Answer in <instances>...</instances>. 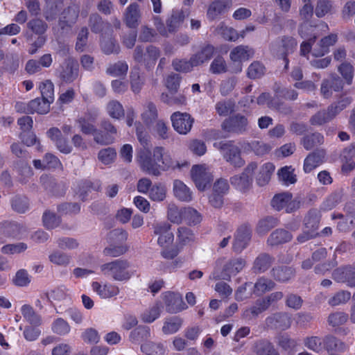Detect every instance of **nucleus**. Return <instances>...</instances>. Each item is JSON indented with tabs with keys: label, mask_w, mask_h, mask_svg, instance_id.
I'll return each mask as SVG.
<instances>
[{
	"label": "nucleus",
	"mask_w": 355,
	"mask_h": 355,
	"mask_svg": "<svg viewBox=\"0 0 355 355\" xmlns=\"http://www.w3.org/2000/svg\"><path fill=\"white\" fill-rule=\"evenodd\" d=\"M50 110V103L42 98H36L27 104V114L37 112L40 114H46Z\"/></svg>",
	"instance_id": "obj_33"
},
{
	"label": "nucleus",
	"mask_w": 355,
	"mask_h": 355,
	"mask_svg": "<svg viewBox=\"0 0 355 355\" xmlns=\"http://www.w3.org/2000/svg\"><path fill=\"white\" fill-rule=\"evenodd\" d=\"M166 310L171 313L180 312L185 309V304L180 294L166 292L164 294Z\"/></svg>",
	"instance_id": "obj_16"
},
{
	"label": "nucleus",
	"mask_w": 355,
	"mask_h": 355,
	"mask_svg": "<svg viewBox=\"0 0 355 355\" xmlns=\"http://www.w3.org/2000/svg\"><path fill=\"white\" fill-rule=\"evenodd\" d=\"M332 278L338 283H345L349 287H355V265H348L335 269Z\"/></svg>",
	"instance_id": "obj_13"
},
{
	"label": "nucleus",
	"mask_w": 355,
	"mask_h": 355,
	"mask_svg": "<svg viewBox=\"0 0 355 355\" xmlns=\"http://www.w3.org/2000/svg\"><path fill=\"white\" fill-rule=\"evenodd\" d=\"M275 170V166L270 162L264 164L259 169V173L256 176L257 183L259 186H264L267 184L270 180L272 173Z\"/></svg>",
	"instance_id": "obj_39"
},
{
	"label": "nucleus",
	"mask_w": 355,
	"mask_h": 355,
	"mask_svg": "<svg viewBox=\"0 0 355 355\" xmlns=\"http://www.w3.org/2000/svg\"><path fill=\"white\" fill-rule=\"evenodd\" d=\"M101 129H97L94 141L101 145H110L114 143L117 135L116 128L108 120L103 119L100 124Z\"/></svg>",
	"instance_id": "obj_5"
},
{
	"label": "nucleus",
	"mask_w": 355,
	"mask_h": 355,
	"mask_svg": "<svg viewBox=\"0 0 355 355\" xmlns=\"http://www.w3.org/2000/svg\"><path fill=\"white\" fill-rule=\"evenodd\" d=\"M130 262L126 259H116L113 261L104 263L101 266L104 275L110 276L115 281L123 282L129 280L133 275V272L128 270Z\"/></svg>",
	"instance_id": "obj_2"
},
{
	"label": "nucleus",
	"mask_w": 355,
	"mask_h": 355,
	"mask_svg": "<svg viewBox=\"0 0 355 355\" xmlns=\"http://www.w3.org/2000/svg\"><path fill=\"white\" fill-rule=\"evenodd\" d=\"M14 166L17 168V172L21 178L20 182L24 184L26 182V178H29L33 175L31 167L25 161H16L14 162Z\"/></svg>",
	"instance_id": "obj_61"
},
{
	"label": "nucleus",
	"mask_w": 355,
	"mask_h": 355,
	"mask_svg": "<svg viewBox=\"0 0 355 355\" xmlns=\"http://www.w3.org/2000/svg\"><path fill=\"white\" fill-rule=\"evenodd\" d=\"M326 153L323 149H318L309 153L304 162V171L309 173L323 162Z\"/></svg>",
	"instance_id": "obj_22"
},
{
	"label": "nucleus",
	"mask_w": 355,
	"mask_h": 355,
	"mask_svg": "<svg viewBox=\"0 0 355 355\" xmlns=\"http://www.w3.org/2000/svg\"><path fill=\"white\" fill-rule=\"evenodd\" d=\"M297 46V41L291 36H283L270 44V50L279 56L293 53Z\"/></svg>",
	"instance_id": "obj_9"
},
{
	"label": "nucleus",
	"mask_w": 355,
	"mask_h": 355,
	"mask_svg": "<svg viewBox=\"0 0 355 355\" xmlns=\"http://www.w3.org/2000/svg\"><path fill=\"white\" fill-rule=\"evenodd\" d=\"M266 73V67L259 62L254 61L248 68L247 75L251 79H257L262 77Z\"/></svg>",
	"instance_id": "obj_59"
},
{
	"label": "nucleus",
	"mask_w": 355,
	"mask_h": 355,
	"mask_svg": "<svg viewBox=\"0 0 355 355\" xmlns=\"http://www.w3.org/2000/svg\"><path fill=\"white\" fill-rule=\"evenodd\" d=\"M128 66L125 62L119 61L113 64H110L107 70V73L113 76H125L128 71Z\"/></svg>",
	"instance_id": "obj_63"
},
{
	"label": "nucleus",
	"mask_w": 355,
	"mask_h": 355,
	"mask_svg": "<svg viewBox=\"0 0 355 355\" xmlns=\"http://www.w3.org/2000/svg\"><path fill=\"white\" fill-rule=\"evenodd\" d=\"M158 113L155 104L148 102L145 106L144 111L141 114V119L146 125H150L157 119Z\"/></svg>",
	"instance_id": "obj_43"
},
{
	"label": "nucleus",
	"mask_w": 355,
	"mask_h": 355,
	"mask_svg": "<svg viewBox=\"0 0 355 355\" xmlns=\"http://www.w3.org/2000/svg\"><path fill=\"white\" fill-rule=\"evenodd\" d=\"M291 317L284 312L273 313L266 319V324L268 327L280 330L288 329L291 325Z\"/></svg>",
	"instance_id": "obj_15"
},
{
	"label": "nucleus",
	"mask_w": 355,
	"mask_h": 355,
	"mask_svg": "<svg viewBox=\"0 0 355 355\" xmlns=\"http://www.w3.org/2000/svg\"><path fill=\"white\" fill-rule=\"evenodd\" d=\"M101 46L102 51L107 55L118 53L119 51V46L116 42L107 35H101Z\"/></svg>",
	"instance_id": "obj_44"
},
{
	"label": "nucleus",
	"mask_w": 355,
	"mask_h": 355,
	"mask_svg": "<svg viewBox=\"0 0 355 355\" xmlns=\"http://www.w3.org/2000/svg\"><path fill=\"white\" fill-rule=\"evenodd\" d=\"M324 143V137L321 133L314 132L304 135L302 140L301 144L304 148L307 150H311L312 148L322 145Z\"/></svg>",
	"instance_id": "obj_37"
},
{
	"label": "nucleus",
	"mask_w": 355,
	"mask_h": 355,
	"mask_svg": "<svg viewBox=\"0 0 355 355\" xmlns=\"http://www.w3.org/2000/svg\"><path fill=\"white\" fill-rule=\"evenodd\" d=\"M107 111L110 117L119 119L125 114L123 105L117 101H110L107 105Z\"/></svg>",
	"instance_id": "obj_52"
},
{
	"label": "nucleus",
	"mask_w": 355,
	"mask_h": 355,
	"mask_svg": "<svg viewBox=\"0 0 355 355\" xmlns=\"http://www.w3.org/2000/svg\"><path fill=\"white\" fill-rule=\"evenodd\" d=\"M160 56L159 49L153 45H149L146 49V53L142 61L147 70H150L155 64Z\"/></svg>",
	"instance_id": "obj_35"
},
{
	"label": "nucleus",
	"mask_w": 355,
	"mask_h": 355,
	"mask_svg": "<svg viewBox=\"0 0 355 355\" xmlns=\"http://www.w3.org/2000/svg\"><path fill=\"white\" fill-rule=\"evenodd\" d=\"M221 126L226 132L243 134L248 129V121L245 116L237 114L226 119Z\"/></svg>",
	"instance_id": "obj_8"
},
{
	"label": "nucleus",
	"mask_w": 355,
	"mask_h": 355,
	"mask_svg": "<svg viewBox=\"0 0 355 355\" xmlns=\"http://www.w3.org/2000/svg\"><path fill=\"white\" fill-rule=\"evenodd\" d=\"M292 234L284 229H277L273 231L267 239V243L270 246L281 245L290 241Z\"/></svg>",
	"instance_id": "obj_28"
},
{
	"label": "nucleus",
	"mask_w": 355,
	"mask_h": 355,
	"mask_svg": "<svg viewBox=\"0 0 355 355\" xmlns=\"http://www.w3.org/2000/svg\"><path fill=\"white\" fill-rule=\"evenodd\" d=\"M276 284L270 279L261 277L257 279V282L252 286V291L250 294L259 296L267 291H271L275 288Z\"/></svg>",
	"instance_id": "obj_32"
},
{
	"label": "nucleus",
	"mask_w": 355,
	"mask_h": 355,
	"mask_svg": "<svg viewBox=\"0 0 355 355\" xmlns=\"http://www.w3.org/2000/svg\"><path fill=\"white\" fill-rule=\"evenodd\" d=\"M171 120L174 130L180 135H187L189 132L194 123V119L187 112H174L171 116Z\"/></svg>",
	"instance_id": "obj_10"
},
{
	"label": "nucleus",
	"mask_w": 355,
	"mask_h": 355,
	"mask_svg": "<svg viewBox=\"0 0 355 355\" xmlns=\"http://www.w3.org/2000/svg\"><path fill=\"white\" fill-rule=\"evenodd\" d=\"M49 261L58 266H67L71 261V257L59 250H55L49 256Z\"/></svg>",
	"instance_id": "obj_55"
},
{
	"label": "nucleus",
	"mask_w": 355,
	"mask_h": 355,
	"mask_svg": "<svg viewBox=\"0 0 355 355\" xmlns=\"http://www.w3.org/2000/svg\"><path fill=\"white\" fill-rule=\"evenodd\" d=\"M252 230L246 225L241 226L236 231L234 241L233 243V249L235 252H241L245 249L250 239Z\"/></svg>",
	"instance_id": "obj_18"
},
{
	"label": "nucleus",
	"mask_w": 355,
	"mask_h": 355,
	"mask_svg": "<svg viewBox=\"0 0 355 355\" xmlns=\"http://www.w3.org/2000/svg\"><path fill=\"white\" fill-rule=\"evenodd\" d=\"M130 85L132 92L139 93L144 83V79L140 76L139 68L134 69L130 72Z\"/></svg>",
	"instance_id": "obj_62"
},
{
	"label": "nucleus",
	"mask_w": 355,
	"mask_h": 355,
	"mask_svg": "<svg viewBox=\"0 0 355 355\" xmlns=\"http://www.w3.org/2000/svg\"><path fill=\"white\" fill-rule=\"evenodd\" d=\"M294 169L292 166H284L278 171L279 180L286 185L294 184L296 182V175L294 174Z\"/></svg>",
	"instance_id": "obj_54"
},
{
	"label": "nucleus",
	"mask_w": 355,
	"mask_h": 355,
	"mask_svg": "<svg viewBox=\"0 0 355 355\" xmlns=\"http://www.w3.org/2000/svg\"><path fill=\"white\" fill-rule=\"evenodd\" d=\"M0 231L7 237L19 238L25 230L20 224L4 221L0 223Z\"/></svg>",
	"instance_id": "obj_26"
},
{
	"label": "nucleus",
	"mask_w": 355,
	"mask_h": 355,
	"mask_svg": "<svg viewBox=\"0 0 355 355\" xmlns=\"http://www.w3.org/2000/svg\"><path fill=\"white\" fill-rule=\"evenodd\" d=\"M270 274L275 281L286 283L295 277L296 271L293 266L280 265L273 267Z\"/></svg>",
	"instance_id": "obj_17"
},
{
	"label": "nucleus",
	"mask_w": 355,
	"mask_h": 355,
	"mask_svg": "<svg viewBox=\"0 0 355 355\" xmlns=\"http://www.w3.org/2000/svg\"><path fill=\"white\" fill-rule=\"evenodd\" d=\"M173 69L180 72L187 73L192 71L196 65L192 61V57L189 60L186 59H175L172 62Z\"/></svg>",
	"instance_id": "obj_53"
},
{
	"label": "nucleus",
	"mask_w": 355,
	"mask_h": 355,
	"mask_svg": "<svg viewBox=\"0 0 355 355\" xmlns=\"http://www.w3.org/2000/svg\"><path fill=\"white\" fill-rule=\"evenodd\" d=\"M191 174L193 181L200 191L205 190L213 180L212 174L202 165H194L191 168Z\"/></svg>",
	"instance_id": "obj_11"
},
{
	"label": "nucleus",
	"mask_w": 355,
	"mask_h": 355,
	"mask_svg": "<svg viewBox=\"0 0 355 355\" xmlns=\"http://www.w3.org/2000/svg\"><path fill=\"white\" fill-rule=\"evenodd\" d=\"M231 5V0H214L209 6L207 13V17L214 20L230 8Z\"/></svg>",
	"instance_id": "obj_25"
},
{
	"label": "nucleus",
	"mask_w": 355,
	"mask_h": 355,
	"mask_svg": "<svg viewBox=\"0 0 355 355\" xmlns=\"http://www.w3.org/2000/svg\"><path fill=\"white\" fill-rule=\"evenodd\" d=\"M138 157L141 170L156 177L159 176L162 171L180 166L178 163L175 164L169 155L164 153L163 147L155 148L153 155L149 149H141Z\"/></svg>",
	"instance_id": "obj_1"
},
{
	"label": "nucleus",
	"mask_w": 355,
	"mask_h": 355,
	"mask_svg": "<svg viewBox=\"0 0 355 355\" xmlns=\"http://www.w3.org/2000/svg\"><path fill=\"white\" fill-rule=\"evenodd\" d=\"M184 220L189 225H196L202 220L201 214L192 207H185L183 209Z\"/></svg>",
	"instance_id": "obj_50"
},
{
	"label": "nucleus",
	"mask_w": 355,
	"mask_h": 355,
	"mask_svg": "<svg viewBox=\"0 0 355 355\" xmlns=\"http://www.w3.org/2000/svg\"><path fill=\"white\" fill-rule=\"evenodd\" d=\"M254 51L253 49L248 46L240 45L234 48L230 54V58L234 62H238L236 69L233 70L234 73H239L242 71V61L249 60L253 56Z\"/></svg>",
	"instance_id": "obj_12"
},
{
	"label": "nucleus",
	"mask_w": 355,
	"mask_h": 355,
	"mask_svg": "<svg viewBox=\"0 0 355 355\" xmlns=\"http://www.w3.org/2000/svg\"><path fill=\"white\" fill-rule=\"evenodd\" d=\"M171 225L168 223H157L154 225V234L159 235L157 243L160 246H165L173 241V234L171 232Z\"/></svg>",
	"instance_id": "obj_19"
},
{
	"label": "nucleus",
	"mask_w": 355,
	"mask_h": 355,
	"mask_svg": "<svg viewBox=\"0 0 355 355\" xmlns=\"http://www.w3.org/2000/svg\"><path fill=\"white\" fill-rule=\"evenodd\" d=\"M257 165L254 162L250 163L241 175L232 176L230 181L231 184L237 190L245 193L250 190L252 184L251 175L254 173Z\"/></svg>",
	"instance_id": "obj_4"
},
{
	"label": "nucleus",
	"mask_w": 355,
	"mask_h": 355,
	"mask_svg": "<svg viewBox=\"0 0 355 355\" xmlns=\"http://www.w3.org/2000/svg\"><path fill=\"white\" fill-rule=\"evenodd\" d=\"M214 148L219 150L223 158L236 168L242 167L245 162L241 157V149L233 141H221L214 144Z\"/></svg>",
	"instance_id": "obj_3"
},
{
	"label": "nucleus",
	"mask_w": 355,
	"mask_h": 355,
	"mask_svg": "<svg viewBox=\"0 0 355 355\" xmlns=\"http://www.w3.org/2000/svg\"><path fill=\"white\" fill-rule=\"evenodd\" d=\"M245 266V261L241 258H236L230 259L223 266V271L220 274L214 272L210 279L214 280L224 279L230 280L231 275H235L239 272Z\"/></svg>",
	"instance_id": "obj_7"
},
{
	"label": "nucleus",
	"mask_w": 355,
	"mask_h": 355,
	"mask_svg": "<svg viewBox=\"0 0 355 355\" xmlns=\"http://www.w3.org/2000/svg\"><path fill=\"white\" fill-rule=\"evenodd\" d=\"M214 52V46L210 44H207L202 46L198 52L191 55L192 61L196 67L202 65L212 58Z\"/></svg>",
	"instance_id": "obj_24"
},
{
	"label": "nucleus",
	"mask_w": 355,
	"mask_h": 355,
	"mask_svg": "<svg viewBox=\"0 0 355 355\" xmlns=\"http://www.w3.org/2000/svg\"><path fill=\"white\" fill-rule=\"evenodd\" d=\"M187 14L183 10H178L173 12L171 17L167 20L168 31L174 32L184 21Z\"/></svg>",
	"instance_id": "obj_47"
},
{
	"label": "nucleus",
	"mask_w": 355,
	"mask_h": 355,
	"mask_svg": "<svg viewBox=\"0 0 355 355\" xmlns=\"http://www.w3.org/2000/svg\"><path fill=\"white\" fill-rule=\"evenodd\" d=\"M278 220L272 216H267L260 220L257 227V232L259 234H265L272 228L277 225Z\"/></svg>",
	"instance_id": "obj_49"
},
{
	"label": "nucleus",
	"mask_w": 355,
	"mask_h": 355,
	"mask_svg": "<svg viewBox=\"0 0 355 355\" xmlns=\"http://www.w3.org/2000/svg\"><path fill=\"white\" fill-rule=\"evenodd\" d=\"M338 36L336 34H330L321 39L318 44V48H314L313 55L315 57H320L329 52V48L336 44Z\"/></svg>",
	"instance_id": "obj_29"
},
{
	"label": "nucleus",
	"mask_w": 355,
	"mask_h": 355,
	"mask_svg": "<svg viewBox=\"0 0 355 355\" xmlns=\"http://www.w3.org/2000/svg\"><path fill=\"white\" fill-rule=\"evenodd\" d=\"M101 189V182L96 180L91 182L90 180L82 181L79 186L78 195L82 201L87 200L89 193L92 191H99Z\"/></svg>",
	"instance_id": "obj_30"
},
{
	"label": "nucleus",
	"mask_w": 355,
	"mask_h": 355,
	"mask_svg": "<svg viewBox=\"0 0 355 355\" xmlns=\"http://www.w3.org/2000/svg\"><path fill=\"white\" fill-rule=\"evenodd\" d=\"M173 192L175 196L182 202H189L192 199V193L182 181L175 180L173 182Z\"/></svg>",
	"instance_id": "obj_34"
},
{
	"label": "nucleus",
	"mask_w": 355,
	"mask_h": 355,
	"mask_svg": "<svg viewBox=\"0 0 355 355\" xmlns=\"http://www.w3.org/2000/svg\"><path fill=\"white\" fill-rule=\"evenodd\" d=\"M160 98L163 103L169 105H182L187 102L184 95L174 92H170L168 94L162 93Z\"/></svg>",
	"instance_id": "obj_42"
},
{
	"label": "nucleus",
	"mask_w": 355,
	"mask_h": 355,
	"mask_svg": "<svg viewBox=\"0 0 355 355\" xmlns=\"http://www.w3.org/2000/svg\"><path fill=\"white\" fill-rule=\"evenodd\" d=\"M320 214L317 209H311L304 219V228L316 232L320 221Z\"/></svg>",
	"instance_id": "obj_38"
},
{
	"label": "nucleus",
	"mask_w": 355,
	"mask_h": 355,
	"mask_svg": "<svg viewBox=\"0 0 355 355\" xmlns=\"http://www.w3.org/2000/svg\"><path fill=\"white\" fill-rule=\"evenodd\" d=\"M21 311L23 317L31 324L34 326H39L41 324V317L35 313L31 306L24 304L21 306Z\"/></svg>",
	"instance_id": "obj_46"
},
{
	"label": "nucleus",
	"mask_w": 355,
	"mask_h": 355,
	"mask_svg": "<svg viewBox=\"0 0 355 355\" xmlns=\"http://www.w3.org/2000/svg\"><path fill=\"white\" fill-rule=\"evenodd\" d=\"M275 261L273 256L261 252L254 260L252 270L255 274L263 273L271 267Z\"/></svg>",
	"instance_id": "obj_21"
},
{
	"label": "nucleus",
	"mask_w": 355,
	"mask_h": 355,
	"mask_svg": "<svg viewBox=\"0 0 355 355\" xmlns=\"http://www.w3.org/2000/svg\"><path fill=\"white\" fill-rule=\"evenodd\" d=\"M150 336V329L149 327L139 326L130 332L129 338L131 343L139 344L142 342L148 341Z\"/></svg>",
	"instance_id": "obj_31"
},
{
	"label": "nucleus",
	"mask_w": 355,
	"mask_h": 355,
	"mask_svg": "<svg viewBox=\"0 0 355 355\" xmlns=\"http://www.w3.org/2000/svg\"><path fill=\"white\" fill-rule=\"evenodd\" d=\"M182 324V319L178 317H172L165 321L162 331L165 334H172L177 332Z\"/></svg>",
	"instance_id": "obj_60"
},
{
	"label": "nucleus",
	"mask_w": 355,
	"mask_h": 355,
	"mask_svg": "<svg viewBox=\"0 0 355 355\" xmlns=\"http://www.w3.org/2000/svg\"><path fill=\"white\" fill-rule=\"evenodd\" d=\"M88 24L92 32L94 33H101V35H107L108 36L112 35L113 30L111 24L103 21L98 13L90 15Z\"/></svg>",
	"instance_id": "obj_14"
},
{
	"label": "nucleus",
	"mask_w": 355,
	"mask_h": 355,
	"mask_svg": "<svg viewBox=\"0 0 355 355\" xmlns=\"http://www.w3.org/2000/svg\"><path fill=\"white\" fill-rule=\"evenodd\" d=\"M252 349L257 355H280L274 345L266 339L256 341Z\"/></svg>",
	"instance_id": "obj_27"
},
{
	"label": "nucleus",
	"mask_w": 355,
	"mask_h": 355,
	"mask_svg": "<svg viewBox=\"0 0 355 355\" xmlns=\"http://www.w3.org/2000/svg\"><path fill=\"white\" fill-rule=\"evenodd\" d=\"M351 298V293L347 291H339L328 300V304L331 306H336L346 304Z\"/></svg>",
	"instance_id": "obj_58"
},
{
	"label": "nucleus",
	"mask_w": 355,
	"mask_h": 355,
	"mask_svg": "<svg viewBox=\"0 0 355 355\" xmlns=\"http://www.w3.org/2000/svg\"><path fill=\"white\" fill-rule=\"evenodd\" d=\"M140 349L146 355H164L166 351L162 343L149 340L141 344Z\"/></svg>",
	"instance_id": "obj_40"
},
{
	"label": "nucleus",
	"mask_w": 355,
	"mask_h": 355,
	"mask_svg": "<svg viewBox=\"0 0 355 355\" xmlns=\"http://www.w3.org/2000/svg\"><path fill=\"white\" fill-rule=\"evenodd\" d=\"M27 28L33 33L44 35L48 28V24L41 19L35 18L30 20L27 23Z\"/></svg>",
	"instance_id": "obj_57"
},
{
	"label": "nucleus",
	"mask_w": 355,
	"mask_h": 355,
	"mask_svg": "<svg viewBox=\"0 0 355 355\" xmlns=\"http://www.w3.org/2000/svg\"><path fill=\"white\" fill-rule=\"evenodd\" d=\"M209 71L214 74H220L227 71V66L225 59L218 55L211 62Z\"/></svg>",
	"instance_id": "obj_64"
},
{
	"label": "nucleus",
	"mask_w": 355,
	"mask_h": 355,
	"mask_svg": "<svg viewBox=\"0 0 355 355\" xmlns=\"http://www.w3.org/2000/svg\"><path fill=\"white\" fill-rule=\"evenodd\" d=\"M141 19L139 6L137 3L130 4L124 12V22L130 28H136L139 26Z\"/></svg>",
	"instance_id": "obj_20"
},
{
	"label": "nucleus",
	"mask_w": 355,
	"mask_h": 355,
	"mask_svg": "<svg viewBox=\"0 0 355 355\" xmlns=\"http://www.w3.org/2000/svg\"><path fill=\"white\" fill-rule=\"evenodd\" d=\"M67 12H73V15L71 17L62 15L58 21V26L61 29L65 30L69 28L73 24H74L78 17L79 10L77 6H69L67 8Z\"/></svg>",
	"instance_id": "obj_45"
},
{
	"label": "nucleus",
	"mask_w": 355,
	"mask_h": 355,
	"mask_svg": "<svg viewBox=\"0 0 355 355\" xmlns=\"http://www.w3.org/2000/svg\"><path fill=\"white\" fill-rule=\"evenodd\" d=\"M92 288L103 299L111 298L119 293V287L111 284L107 283L102 285L98 282H93Z\"/></svg>",
	"instance_id": "obj_23"
},
{
	"label": "nucleus",
	"mask_w": 355,
	"mask_h": 355,
	"mask_svg": "<svg viewBox=\"0 0 355 355\" xmlns=\"http://www.w3.org/2000/svg\"><path fill=\"white\" fill-rule=\"evenodd\" d=\"M12 209L18 214H24L30 207L29 199L21 195H16L10 200Z\"/></svg>",
	"instance_id": "obj_36"
},
{
	"label": "nucleus",
	"mask_w": 355,
	"mask_h": 355,
	"mask_svg": "<svg viewBox=\"0 0 355 355\" xmlns=\"http://www.w3.org/2000/svg\"><path fill=\"white\" fill-rule=\"evenodd\" d=\"M324 350L329 351H344L345 343L332 335H327L322 338Z\"/></svg>",
	"instance_id": "obj_41"
},
{
	"label": "nucleus",
	"mask_w": 355,
	"mask_h": 355,
	"mask_svg": "<svg viewBox=\"0 0 355 355\" xmlns=\"http://www.w3.org/2000/svg\"><path fill=\"white\" fill-rule=\"evenodd\" d=\"M58 78L65 83H71L77 79L79 74L78 61L69 57L57 71Z\"/></svg>",
	"instance_id": "obj_6"
},
{
	"label": "nucleus",
	"mask_w": 355,
	"mask_h": 355,
	"mask_svg": "<svg viewBox=\"0 0 355 355\" xmlns=\"http://www.w3.org/2000/svg\"><path fill=\"white\" fill-rule=\"evenodd\" d=\"M42 98L49 103H52L54 100V85L51 80H46L40 85Z\"/></svg>",
	"instance_id": "obj_56"
},
{
	"label": "nucleus",
	"mask_w": 355,
	"mask_h": 355,
	"mask_svg": "<svg viewBox=\"0 0 355 355\" xmlns=\"http://www.w3.org/2000/svg\"><path fill=\"white\" fill-rule=\"evenodd\" d=\"M218 34L225 40L236 42L239 38V33L233 28L221 23L216 28Z\"/></svg>",
	"instance_id": "obj_48"
},
{
	"label": "nucleus",
	"mask_w": 355,
	"mask_h": 355,
	"mask_svg": "<svg viewBox=\"0 0 355 355\" xmlns=\"http://www.w3.org/2000/svg\"><path fill=\"white\" fill-rule=\"evenodd\" d=\"M292 198V194L288 192L276 194L271 200L272 207L277 211L286 208L288 202Z\"/></svg>",
	"instance_id": "obj_51"
}]
</instances>
